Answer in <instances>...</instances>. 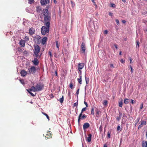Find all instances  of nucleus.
I'll return each instance as SVG.
<instances>
[{
	"label": "nucleus",
	"instance_id": "obj_10",
	"mask_svg": "<svg viewBox=\"0 0 147 147\" xmlns=\"http://www.w3.org/2000/svg\"><path fill=\"white\" fill-rule=\"evenodd\" d=\"M53 134L52 133H51L50 131H47V133L45 136L46 139H49V138H51L52 137Z\"/></svg>",
	"mask_w": 147,
	"mask_h": 147
},
{
	"label": "nucleus",
	"instance_id": "obj_34",
	"mask_svg": "<svg viewBox=\"0 0 147 147\" xmlns=\"http://www.w3.org/2000/svg\"><path fill=\"white\" fill-rule=\"evenodd\" d=\"M140 119V118H138L137 120H136L135 122L136 123H135V126H136V125L137 124V123H138Z\"/></svg>",
	"mask_w": 147,
	"mask_h": 147
},
{
	"label": "nucleus",
	"instance_id": "obj_53",
	"mask_svg": "<svg viewBox=\"0 0 147 147\" xmlns=\"http://www.w3.org/2000/svg\"><path fill=\"white\" fill-rule=\"evenodd\" d=\"M131 103L133 104H134V103H135V102L134 101V100H131Z\"/></svg>",
	"mask_w": 147,
	"mask_h": 147
},
{
	"label": "nucleus",
	"instance_id": "obj_26",
	"mask_svg": "<svg viewBox=\"0 0 147 147\" xmlns=\"http://www.w3.org/2000/svg\"><path fill=\"white\" fill-rule=\"evenodd\" d=\"M36 9L38 12H40V11L41 10V8L40 6H37Z\"/></svg>",
	"mask_w": 147,
	"mask_h": 147
},
{
	"label": "nucleus",
	"instance_id": "obj_42",
	"mask_svg": "<svg viewBox=\"0 0 147 147\" xmlns=\"http://www.w3.org/2000/svg\"><path fill=\"white\" fill-rule=\"evenodd\" d=\"M78 101H77L74 104V107L77 106L78 105Z\"/></svg>",
	"mask_w": 147,
	"mask_h": 147
},
{
	"label": "nucleus",
	"instance_id": "obj_17",
	"mask_svg": "<svg viewBox=\"0 0 147 147\" xmlns=\"http://www.w3.org/2000/svg\"><path fill=\"white\" fill-rule=\"evenodd\" d=\"M95 111H96V116L98 117H99V115L101 113V111L100 110H98L97 108L95 109Z\"/></svg>",
	"mask_w": 147,
	"mask_h": 147
},
{
	"label": "nucleus",
	"instance_id": "obj_6",
	"mask_svg": "<svg viewBox=\"0 0 147 147\" xmlns=\"http://www.w3.org/2000/svg\"><path fill=\"white\" fill-rule=\"evenodd\" d=\"M28 74H34L36 71V67L34 66H32L28 69Z\"/></svg>",
	"mask_w": 147,
	"mask_h": 147
},
{
	"label": "nucleus",
	"instance_id": "obj_11",
	"mask_svg": "<svg viewBox=\"0 0 147 147\" xmlns=\"http://www.w3.org/2000/svg\"><path fill=\"white\" fill-rule=\"evenodd\" d=\"M29 33L30 35H32L34 34L35 30L34 28L31 27L29 29Z\"/></svg>",
	"mask_w": 147,
	"mask_h": 147
},
{
	"label": "nucleus",
	"instance_id": "obj_24",
	"mask_svg": "<svg viewBox=\"0 0 147 147\" xmlns=\"http://www.w3.org/2000/svg\"><path fill=\"white\" fill-rule=\"evenodd\" d=\"M124 103L125 104H127L129 101V100L127 98H124Z\"/></svg>",
	"mask_w": 147,
	"mask_h": 147
},
{
	"label": "nucleus",
	"instance_id": "obj_52",
	"mask_svg": "<svg viewBox=\"0 0 147 147\" xmlns=\"http://www.w3.org/2000/svg\"><path fill=\"white\" fill-rule=\"evenodd\" d=\"M130 67L131 68V73H133V68H132V67L131 65H130Z\"/></svg>",
	"mask_w": 147,
	"mask_h": 147
},
{
	"label": "nucleus",
	"instance_id": "obj_55",
	"mask_svg": "<svg viewBox=\"0 0 147 147\" xmlns=\"http://www.w3.org/2000/svg\"><path fill=\"white\" fill-rule=\"evenodd\" d=\"M114 46L115 47V48L116 49H118V47H117V45L116 44H114Z\"/></svg>",
	"mask_w": 147,
	"mask_h": 147
},
{
	"label": "nucleus",
	"instance_id": "obj_22",
	"mask_svg": "<svg viewBox=\"0 0 147 147\" xmlns=\"http://www.w3.org/2000/svg\"><path fill=\"white\" fill-rule=\"evenodd\" d=\"M142 147H147V141H143L142 142Z\"/></svg>",
	"mask_w": 147,
	"mask_h": 147
},
{
	"label": "nucleus",
	"instance_id": "obj_64",
	"mask_svg": "<svg viewBox=\"0 0 147 147\" xmlns=\"http://www.w3.org/2000/svg\"><path fill=\"white\" fill-rule=\"evenodd\" d=\"M109 15L110 16H111L112 13H109Z\"/></svg>",
	"mask_w": 147,
	"mask_h": 147
},
{
	"label": "nucleus",
	"instance_id": "obj_19",
	"mask_svg": "<svg viewBox=\"0 0 147 147\" xmlns=\"http://www.w3.org/2000/svg\"><path fill=\"white\" fill-rule=\"evenodd\" d=\"M146 124V121H142L141 122V124H140L138 127V129L141 128L143 125H145Z\"/></svg>",
	"mask_w": 147,
	"mask_h": 147
},
{
	"label": "nucleus",
	"instance_id": "obj_31",
	"mask_svg": "<svg viewBox=\"0 0 147 147\" xmlns=\"http://www.w3.org/2000/svg\"><path fill=\"white\" fill-rule=\"evenodd\" d=\"M24 39L25 40H25V41H28L29 40V38L27 36H25Z\"/></svg>",
	"mask_w": 147,
	"mask_h": 147
},
{
	"label": "nucleus",
	"instance_id": "obj_37",
	"mask_svg": "<svg viewBox=\"0 0 147 147\" xmlns=\"http://www.w3.org/2000/svg\"><path fill=\"white\" fill-rule=\"evenodd\" d=\"M139 41L138 40H136V47H139Z\"/></svg>",
	"mask_w": 147,
	"mask_h": 147
},
{
	"label": "nucleus",
	"instance_id": "obj_9",
	"mask_svg": "<svg viewBox=\"0 0 147 147\" xmlns=\"http://www.w3.org/2000/svg\"><path fill=\"white\" fill-rule=\"evenodd\" d=\"M86 48L85 47V43L83 42L82 43L80 47V51L82 53H85V51Z\"/></svg>",
	"mask_w": 147,
	"mask_h": 147
},
{
	"label": "nucleus",
	"instance_id": "obj_12",
	"mask_svg": "<svg viewBox=\"0 0 147 147\" xmlns=\"http://www.w3.org/2000/svg\"><path fill=\"white\" fill-rule=\"evenodd\" d=\"M37 58H34V60H32V62L33 63L34 65H38L39 63V61Z\"/></svg>",
	"mask_w": 147,
	"mask_h": 147
},
{
	"label": "nucleus",
	"instance_id": "obj_49",
	"mask_svg": "<svg viewBox=\"0 0 147 147\" xmlns=\"http://www.w3.org/2000/svg\"><path fill=\"white\" fill-rule=\"evenodd\" d=\"M110 67L111 68H114V66L113 64H109Z\"/></svg>",
	"mask_w": 147,
	"mask_h": 147
},
{
	"label": "nucleus",
	"instance_id": "obj_48",
	"mask_svg": "<svg viewBox=\"0 0 147 147\" xmlns=\"http://www.w3.org/2000/svg\"><path fill=\"white\" fill-rule=\"evenodd\" d=\"M129 60H130V63L131 64H132L133 63L132 59L131 58V57H129Z\"/></svg>",
	"mask_w": 147,
	"mask_h": 147
},
{
	"label": "nucleus",
	"instance_id": "obj_54",
	"mask_svg": "<svg viewBox=\"0 0 147 147\" xmlns=\"http://www.w3.org/2000/svg\"><path fill=\"white\" fill-rule=\"evenodd\" d=\"M108 33V31L107 30H105L104 32V33L105 34H107Z\"/></svg>",
	"mask_w": 147,
	"mask_h": 147
},
{
	"label": "nucleus",
	"instance_id": "obj_61",
	"mask_svg": "<svg viewBox=\"0 0 147 147\" xmlns=\"http://www.w3.org/2000/svg\"><path fill=\"white\" fill-rule=\"evenodd\" d=\"M80 71V74H81H81H82V71H81V70H79Z\"/></svg>",
	"mask_w": 147,
	"mask_h": 147
},
{
	"label": "nucleus",
	"instance_id": "obj_4",
	"mask_svg": "<svg viewBox=\"0 0 147 147\" xmlns=\"http://www.w3.org/2000/svg\"><path fill=\"white\" fill-rule=\"evenodd\" d=\"M36 91H40L42 90L44 87V85L42 84H37L35 86Z\"/></svg>",
	"mask_w": 147,
	"mask_h": 147
},
{
	"label": "nucleus",
	"instance_id": "obj_15",
	"mask_svg": "<svg viewBox=\"0 0 147 147\" xmlns=\"http://www.w3.org/2000/svg\"><path fill=\"white\" fill-rule=\"evenodd\" d=\"M84 64L83 63H79L78 65V70L82 69L84 67Z\"/></svg>",
	"mask_w": 147,
	"mask_h": 147
},
{
	"label": "nucleus",
	"instance_id": "obj_30",
	"mask_svg": "<svg viewBox=\"0 0 147 147\" xmlns=\"http://www.w3.org/2000/svg\"><path fill=\"white\" fill-rule=\"evenodd\" d=\"M73 84V83L72 82H71L69 84V87L71 89L74 88Z\"/></svg>",
	"mask_w": 147,
	"mask_h": 147
},
{
	"label": "nucleus",
	"instance_id": "obj_40",
	"mask_svg": "<svg viewBox=\"0 0 147 147\" xmlns=\"http://www.w3.org/2000/svg\"><path fill=\"white\" fill-rule=\"evenodd\" d=\"M28 1L29 3L31 4L33 2L34 0H28Z\"/></svg>",
	"mask_w": 147,
	"mask_h": 147
},
{
	"label": "nucleus",
	"instance_id": "obj_2",
	"mask_svg": "<svg viewBox=\"0 0 147 147\" xmlns=\"http://www.w3.org/2000/svg\"><path fill=\"white\" fill-rule=\"evenodd\" d=\"M51 23L47 22L44 23L45 26H43L41 29V32L42 34L43 35L46 34L47 33H49V32L50 27Z\"/></svg>",
	"mask_w": 147,
	"mask_h": 147
},
{
	"label": "nucleus",
	"instance_id": "obj_16",
	"mask_svg": "<svg viewBox=\"0 0 147 147\" xmlns=\"http://www.w3.org/2000/svg\"><path fill=\"white\" fill-rule=\"evenodd\" d=\"M20 74L22 76L24 77L27 74H28V72H27L25 70H23L21 71Z\"/></svg>",
	"mask_w": 147,
	"mask_h": 147
},
{
	"label": "nucleus",
	"instance_id": "obj_57",
	"mask_svg": "<svg viewBox=\"0 0 147 147\" xmlns=\"http://www.w3.org/2000/svg\"><path fill=\"white\" fill-rule=\"evenodd\" d=\"M120 127L119 126H118L117 127V130H119L120 129Z\"/></svg>",
	"mask_w": 147,
	"mask_h": 147
},
{
	"label": "nucleus",
	"instance_id": "obj_41",
	"mask_svg": "<svg viewBox=\"0 0 147 147\" xmlns=\"http://www.w3.org/2000/svg\"><path fill=\"white\" fill-rule=\"evenodd\" d=\"M111 7H115V5L114 4L111 3Z\"/></svg>",
	"mask_w": 147,
	"mask_h": 147
},
{
	"label": "nucleus",
	"instance_id": "obj_50",
	"mask_svg": "<svg viewBox=\"0 0 147 147\" xmlns=\"http://www.w3.org/2000/svg\"><path fill=\"white\" fill-rule=\"evenodd\" d=\"M84 104H85V105L86 106V107H88V104L87 103V102H85V101H84Z\"/></svg>",
	"mask_w": 147,
	"mask_h": 147
},
{
	"label": "nucleus",
	"instance_id": "obj_47",
	"mask_svg": "<svg viewBox=\"0 0 147 147\" xmlns=\"http://www.w3.org/2000/svg\"><path fill=\"white\" fill-rule=\"evenodd\" d=\"M93 3H94V5L95 6V8L97 9L98 7L97 5L96 4V3L95 2H94Z\"/></svg>",
	"mask_w": 147,
	"mask_h": 147
},
{
	"label": "nucleus",
	"instance_id": "obj_36",
	"mask_svg": "<svg viewBox=\"0 0 147 147\" xmlns=\"http://www.w3.org/2000/svg\"><path fill=\"white\" fill-rule=\"evenodd\" d=\"M108 104V101L107 100H105L104 101V103H103V105H104L106 106Z\"/></svg>",
	"mask_w": 147,
	"mask_h": 147
},
{
	"label": "nucleus",
	"instance_id": "obj_29",
	"mask_svg": "<svg viewBox=\"0 0 147 147\" xmlns=\"http://www.w3.org/2000/svg\"><path fill=\"white\" fill-rule=\"evenodd\" d=\"M42 113L44 115H45L46 116V117H47V119H48V120H49H49H50V118H49V116H48V115H47V114L46 113H44V112H42Z\"/></svg>",
	"mask_w": 147,
	"mask_h": 147
},
{
	"label": "nucleus",
	"instance_id": "obj_60",
	"mask_svg": "<svg viewBox=\"0 0 147 147\" xmlns=\"http://www.w3.org/2000/svg\"><path fill=\"white\" fill-rule=\"evenodd\" d=\"M104 147H107V146L106 144L104 145Z\"/></svg>",
	"mask_w": 147,
	"mask_h": 147
},
{
	"label": "nucleus",
	"instance_id": "obj_21",
	"mask_svg": "<svg viewBox=\"0 0 147 147\" xmlns=\"http://www.w3.org/2000/svg\"><path fill=\"white\" fill-rule=\"evenodd\" d=\"M79 77H80V78L78 79V82L80 83V84H82V75L80 74L79 75Z\"/></svg>",
	"mask_w": 147,
	"mask_h": 147
},
{
	"label": "nucleus",
	"instance_id": "obj_35",
	"mask_svg": "<svg viewBox=\"0 0 147 147\" xmlns=\"http://www.w3.org/2000/svg\"><path fill=\"white\" fill-rule=\"evenodd\" d=\"M79 90L80 89L78 88L77 90L76 94V95L77 96V97H78V95L79 92Z\"/></svg>",
	"mask_w": 147,
	"mask_h": 147
},
{
	"label": "nucleus",
	"instance_id": "obj_14",
	"mask_svg": "<svg viewBox=\"0 0 147 147\" xmlns=\"http://www.w3.org/2000/svg\"><path fill=\"white\" fill-rule=\"evenodd\" d=\"M49 2V0H41L40 1L41 4L43 5L48 3Z\"/></svg>",
	"mask_w": 147,
	"mask_h": 147
},
{
	"label": "nucleus",
	"instance_id": "obj_56",
	"mask_svg": "<svg viewBox=\"0 0 147 147\" xmlns=\"http://www.w3.org/2000/svg\"><path fill=\"white\" fill-rule=\"evenodd\" d=\"M143 104H141V105L140 107V109H142L143 107Z\"/></svg>",
	"mask_w": 147,
	"mask_h": 147
},
{
	"label": "nucleus",
	"instance_id": "obj_28",
	"mask_svg": "<svg viewBox=\"0 0 147 147\" xmlns=\"http://www.w3.org/2000/svg\"><path fill=\"white\" fill-rule=\"evenodd\" d=\"M63 100H64V96H62V98H60L59 99V101H60V103H62L63 101Z\"/></svg>",
	"mask_w": 147,
	"mask_h": 147
},
{
	"label": "nucleus",
	"instance_id": "obj_5",
	"mask_svg": "<svg viewBox=\"0 0 147 147\" xmlns=\"http://www.w3.org/2000/svg\"><path fill=\"white\" fill-rule=\"evenodd\" d=\"M27 90L28 92L33 96H35V94H34L33 93L31 92V91H32L34 92H37L35 86V87L34 86H32L30 89L28 90Z\"/></svg>",
	"mask_w": 147,
	"mask_h": 147
},
{
	"label": "nucleus",
	"instance_id": "obj_33",
	"mask_svg": "<svg viewBox=\"0 0 147 147\" xmlns=\"http://www.w3.org/2000/svg\"><path fill=\"white\" fill-rule=\"evenodd\" d=\"M119 107H122L123 106V102L122 101H120L119 102Z\"/></svg>",
	"mask_w": 147,
	"mask_h": 147
},
{
	"label": "nucleus",
	"instance_id": "obj_18",
	"mask_svg": "<svg viewBox=\"0 0 147 147\" xmlns=\"http://www.w3.org/2000/svg\"><path fill=\"white\" fill-rule=\"evenodd\" d=\"M90 126V124L88 123H85L83 125V128L84 129H87Z\"/></svg>",
	"mask_w": 147,
	"mask_h": 147
},
{
	"label": "nucleus",
	"instance_id": "obj_20",
	"mask_svg": "<svg viewBox=\"0 0 147 147\" xmlns=\"http://www.w3.org/2000/svg\"><path fill=\"white\" fill-rule=\"evenodd\" d=\"M47 37H44L42 39V44L43 45H45L47 42Z\"/></svg>",
	"mask_w": 147,
	"mask_h": 147
},
{
	"label": "nucleus",
	"instance_id": "obj_25",
	"mask_svg": "<svg viewBox=\"0 0 147 147\" xmlns=\"http://www.w3.org/2000/svg\"><path fill=\"white\" fill-rule=\"evenodd\" d=\"M49 55L50 56V59L52 60L53 57V55L52 54V51L50 50L48 52Z\"/></svg>",
	"mask_w": 147,
	"mask_h": 147
},
{
	"label": "nucleus",
	"instance_id": "obj_62",
	"mask_svg": "<svg viewBox=\"0 0 147 147\" xmlns=\"http://www.w3.org/2000/svg\"><path fill=\"white\" fill-rule=\"evenodd\" d=\"M54 3H56V0H54Z\"/></svg>",
	"mask_w": 147,
	"mask_h": 147
},
{
	"label": "nucleus",
	"instance_id": "obj_45",
	"mask_svg": "<svg viewBox=\"0 0 147 147\" xmlns=\"http://www.w3.org/2000/svg\"><path fill=\"white\" fill-rule=\"evenodd\" d=\"M20 81L22 84H24V82L23 79H20Z\"/></svg>",
	"mask_w": 147,
	"mask_h": 147
},
{
	"label": "nucleus",
	"instance_id": "obj_58",
	"mask_svg": "<svg viewBox=\"0 0 147 147\" xmlns=\"http://www.w3.org/2000/svg\"><path fill=\"white\" fill-rule=\"evenodd\" d=\"M119 116L121 117V116H122V113L121 112H119Z\"/></svg>",
	"mask_w": 147,
	"mask_h": 147
},
{
	"label": "nucleus",
	"instance_id": "obj_1",
	"mask_svg": "<svg viewBox=\"0 0 147 147\" xmlns=\"http://www.w3.org/2000/svg\"><path fill=\"white\" fill-rule=\"evenodd\" d=\"M42 15L44 18V23L47 22H49L50 23L51 21V14L49 12L48 10L47 9H43Z\"/></svg>",
	"mask_w": 147,
	"mask_h": 147
},
{
	"label": "nucleus",
	"instance_id": "obj_38",
	"mask_svg": "<svg viewBox=\"0 0 147 147\" xmlns=\"http://www.w3.org/2000/svg\"><path fill=\"white\" fill-rule=\"evenodd\" d=\"M86 108V107L83 108L81 112V113H83V112L84 111H86L87 109Z\"/></svg>",
	"mask_w": 147,
	"mask_h": 147
},
{
	"label": "nucleus",
	"instance_id": "obj_43",
	"mask_svg": "<svg viewBox=\"0 0 147 147\" xmlns=\"http://www.w3.org/2000/svg\"><path fill=\"white\" fill-rule=\"evenodd\" d=\"M110 134L109 131H108L107 133V137L108 138H109L110 137Z\"/></svg>",
	"mask_w": 147,
	"mask_h": 147
},
{
	"label": "nucleus",
	"instance_id": "obj_27",
	"mask_svg": "<svg viewBox=\"0 0 147 147\" xmlns=\"http://www.w3.org/2000/svg\"><path fill=\"white\" fill-rule=\"evenodd\" d=\"M91 114L94 115V107H91Z\"/></svg>",
	"mask_w": 147,
	"mask_h": 147
},
{
	"label": "nucleus",
	"instance_id": "obj_46",
	"mask_svg": "<svg viewBox=\"0 0 147 147\" xmlns=\"http://www.w3.org/2000/svg\"><path fill=\"white\" fill-rule=\"evenodd\" d=\"M116 22L117 24L118 25H119V21L118 20L116 19Z\"/></svg>",
	"mask_w": 147,
	"mask_h": 147
},
{
	"label": "nucleus",
	"instance_id": "obj_7",
	"mask_svg": "<svg viewBox=\"0 0 147 147\" xmlns=\"http://www.w3.org/2000/svg\"><path fill=\"white\" fill-rule=\"evenodd\" d=\"M33 40L36 43L39 44L41 42V39L40 36L37 35L34 37Z\"/></svg>",
	"mask_w": 147,
	"mask_h": 147
},
{
	"label": "nucleus",
	"instance_id": "obj_8",
	"mask_svg": "<svg viewBox=\"0 0 147 147\" xmlns=\"http://www.w3.org/2000/svg\"><path fill=\"white\" fill-rule=\"evenodd\" d=\"M87 117V116L85 115L84 114L83 115V113H80L78 117V122L79 124L80 123V121L81 119H84Z\"/></svg>",
	"mask_w": 147,
	"mask_h": 147
},
{
	"label": "nucleus",
	"instance_id": "obj_59",
	"mask_svg": "<svg viewBox=\"0 0 147 147\" xmlns=\"http://www.w3.org/2000/svg\"><path fill=\"white\" fill-rule=\"evenodd\" d=\"M122 22L125 24V23L126 22V21L125 20H123L122 21Z\"/></svg>",
	"mask_w": 147,
	"mask_h": 147
},
{
	"label": "nucleus",
	"instance_id": "obj_32",
	"mask_svg": "<svg viewBox=\"0 0 147 147\" xmlns=\"http://www.w3.org/2000/svg\"><path fill=\"white\" fill-rule=\"evenodd\" d=\"M85 81L87 84H88L89 83V79L88 78H86L85 77Z\"/></svg>",
	"mask_w": 147,
	"mask_h": 147
},
{
	"label": "nucleus",
	"instance_id": "obj_13",
	"mask_svg": "<svg viewBox=\"0 0 147 147\" xmlns=\"http://www.w3.org/2000/svg\"><path fill=\"white\" fill-rule=\"evenodd\" d=\"M25 40L21 39L19 42V44L21 47H24L25 46Z\"/></svg>",
	"mask_w": 147,
	"mask_h": 147
},
{
	"label": "nucleus",
	"instance_id": "obj_3",
	"mask_svg": "<svg viewBox=\"0 0 147 147\" xmlns=\"http://www.w3.org/2000/svg\"><path fill=\"white\" fill-rule=\"evenodd\" d=\"M40 51V48L39 46L37 45H34V56L36 58H38L39 57L38 53Z\"/></svg>",
	"mask_w": 147,
	"mask_h": 147
},
{
	"label": "nucleus",
	"instance_id": "obj_51",
	"mask_svg": "<svg viewBox=\"0 0 147 147\" xmlns=\"http://www.w3.org/2000/svg\"><path fill=\"white\" fill-rule=\"evenodd\" d=\"M120 62L121 63H125V60L123 59H122L120 60Z\"/></svg>",
	"mask_w": 147,
	"mask_h": 147
},
{
	"label": "nucleus",
	"instance_id": "obj_23",
	"mask_svg": "<svg viewBox=\"0 0 147 147\" xmlns=\"http://www.w3.org/2000/svg\"><path fill=\"white\" fill-rule=\"evenodd\" d=\"M92 135L91 134H89L88 135V137H87V141L88 142H90L91 141V137Z\"/></svg>",
	"mask_w": 147,
	"mask_h": 147
},
{
	"label": "nucleus",
	"instance_id": "obj_39",
	"mask_svg": "<svg viewBox=\"0 0 147 147\" xmlns=\"http://www.w3.org/2000/svg\"><path fill=\"white\" fill-rule=\"evenodd\" d=\"M121 118V117L119 116H117L116 117V119L118 121H119L120 120Z\"/></svg>",
	"mask_w": 147,
	"mask_h": 147
},
{
	"label": "nucleus",
	"instance_id": "obj_63",
	"mask_svg": "<svg viewBox=\"0 0 147 147\" xmlns=\"http://www.w3.org/2000/svg\"><path fill=\"white\" fill-rule=\"evenodd\" d=\"M51 96L53 98L54 97V96L52 94H51Z\"/></svg>",
	"mask_w": 147,
	"mask_h": 147
},
{
	"label": "nucleus",
	"instance_id": "obj_44",
	"mask_svg": "<svg viewBox=\"0 0 147 147\" xmlns=\"http://www.w3.org/2000/svg\"><path fill=\"white\" fill-rule=\"evenodd\" d=\"M56 43L57 47V48H59V45H58V41H56Z\"/></svg>",
	"mask_w": 147,
	"mask_h": 147
}]
</instances>
